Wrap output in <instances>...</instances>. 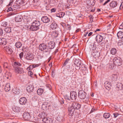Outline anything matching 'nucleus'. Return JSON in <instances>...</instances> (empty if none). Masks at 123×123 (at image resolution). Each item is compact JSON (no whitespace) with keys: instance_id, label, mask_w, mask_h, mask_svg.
Returning a JSON list of instances; mask_svg holds the SVG:
<instances>
[{"instance_id":"obj_11","label":"nucleus","mask_w":123,"mask_h":123,"mask_svg":"<svg viewBox=\"0 0 123 123\" xmlns=\"http://www.w3.org/2000/svg\"><path fill=\"white\" fill-rule=\"evenodd\" d=\"M70 98L73 100L76 99L77 97V94L75 91H71L70 93Z\"/></svg>"},{"instance_id":"obj_28","label":"nucleus","mask_w":123,"mask_h":123,"mask_svg":"<svg viewBox=\"0 0 123 123\" xmlns=\"http://www.w3.org/2000/svg\"><path fill=\"white\" fill-rule=\"evenodd\" d=\"M117 87L119 90H123V85L120 83H118L117 84Z\"/></svg>"},{"instance_id":"obj_22","label":"nucleus","mask_w":123,"mask_h":123,"mask_svg":"<svg viewBox=\"0 0 123 123\" xmlns=\"http://www.w3.org/2000/svg\"><path fill=\"white\" fill-rule=\"evenodd\" d=\"M100 52L99 51L95 50L93 52V56L95 58H98L100 56Z\"/></svg>"},{"instance_id":"obj_63","label":"nucleus","mask_w":123,"mask_h":123,"mask_svg":"<svg viewBox=\"0 0 123 123\" xmlns=\"http://www.w3.org/2000/svg\"><path fill=\"white\" fill-rule=\"evenodd\" d=\"M110 0H107V1H106L104 3L103 5H106L107 3L109 2Z\"/></svg>"},{"instance_id":"obj_59","label":"nucleus","mask_w":123,"mask_h":123,"mask_svg":"<svg viewBox=\"0 0 123 123\" xmlns=\"http://www.w3.org/2000/svg\"><path fill=\"white\" fill-rule=\"evenodd\" d=\"M3 34V30L1 29H0V36L2 35Z\"/></svg>"},{"instance_id":"obj_50","label":"nucleus","mask_w":123,"mask_h":123,"mask_svg":"<svg viewBox=\"0 0 123 123\" xmlns=\"http://www.w3.org/2000/svg\"><path fill=\"white\" fill-rule=\"evenodd\" d=\"M33 68L32 65H30L29 67H28L27 69V70H31Z\"/></svg>"},{"instance_id":"obj_58","label":"nucleus","mask_w":123,"mask_h":123,"mask_svg":"<svg viewBox=\"0 0 123 123\" xmlns=\"http://www.w3.org/2000/svg\"><path fill=\"white\" fill-rule=\"evenodd\" d=\"M119 29H123V22L119 26Z\"/></svg>"},{"instance_id":"obj_26","label":"nucleus","mask_w":123,"mask_h":123,"mask_svg":"<svg viewBox=\"0 0 123 123\" xmlns=\"http://www.w3.org/2000/svg\"><path fill=\"white\" fill-rule=\"evenodd\" d=\"M110 5V6L114 8L116 6H118L119 5L118 4L117 2L113 1L111 2Z\"/></svg>"},{"instance_id":"obj_37","label":"nucleus","mask_w":123,"mask_h":123,"mask_svg":"<svg viewBox=\"0 0 123 123\" xmlns=\"http://www.w3.org/2000/svg\"><path fill=\"white\" fill-rule=\"evenodd\" d=\"M64 15L65 13L64 12H61L57 14L56 16L60 18H62Z\"/></svg>"},{"instance_id":"obj_46","label":"nucleus","mask_w":123,"mask_h":123,"mask_svg":"<svg viewBox=\"0 0 123 123\" xmlns=\"http://www.w3.org/2000/svg\"><path fill=\"white\" fill-rule=\"evenodd\" d=\"M113 114L114 115V118H116L118 116L120 115V114L117 112L114 113Z\"/></svg>"},{"instance_id":"obj_2","label":"nucleus","mask_w":123,"mask_h":123,"mask_svg":"<svg viewBox=\"0 0 123 123\" xmlns=\"http://www.w3.org/2000/svg\"><path fill=\"white\" fill-rule=\"evenodd\" d=\"M40 25V22L39 21L35 20L32 23L30 29L31 31H36L39 29Z\"/></svg>"},{"instance_id":"obj_31","label":"nucleus","mask_w":123,"mask_h":123,"mask_svg":"<svg viewBox=\"0 0 123 123\" xmlns=\"http://www.w3.org/2000/svg\"><path fill=\"white\" fill-rule=\"evenodd\" d=\"M22 17L20 15L17 16L15 18V20L17 22H20L22 20Z\"/></svg>"},{"instance_id":"obj_47","label":"nucleus","mask_w":123,"mask_h":123,"mask_svg":"<svg viewBox=\"0 0 123 123\" xmlns=\"http://www.w3.org/2000/svg\"><path fill=\"white\" fill-rule=\"evenodd\" d=\"M95 0H91L90 2V5L93 6L95 3Z\"/></svg>"},{"instance_id":"obj_45","label":"nucleus","mask_w":123,"mask_h":123,"mask_svg":"<svg viewBox=\"0 0 123 123\" xmlns=\"http://www.w3.org/2000/svg\"><path fill=\"white\" fill-rule=\"evenodd\" d=\"M7 24V22H4L2 23L1 25L2 26L5 27V28L7 27L6 26Z\"/></svg>"},{"instance_id":"obj_9","label":"nucleus","mask_w":123,"mask_h":123,"mask_svg":"<svg viewBox=\"0 0 123 123\" xmlns=\"http://www.w3.org/2000/svg\"><path fill=\"white\" fill-rule=\"evenodd\" d=\"M3 49L8 54H11L12 51L11 47L9 46H5Z\"/></svg>"},{"instance_id":"obj_44","label":"nucleus","mask_w":123,"mask_h":123,"mask_svg":"<svg viewBox=\"0 0 123 123\" xmlns=\"http://www.w3.org/2000/svg\"><path fill=\"white\" fill-rule=\"evenodd\" d=\"M107 66H108L109 68L111 69H113L114 67V64H108Z\"/></svg>"},{"instance_id":"obj_56","label":"nucleus","mask_w":123,"mask_h":123,"mask_svg":"<svg viewBox=\"0 0 123 123\" xmlns=\"http://www.w3.org/2000/svg\"><path fill=\"white\" fill-rule=\"evenodd\" d=\"M56 9L55 8H52L51 10V12H55L56 11Z\"/></svg>"},{"instance_id":"obj_29","label":"nucleus","mask_w":123,"mask_h":123,"mask_svg":"<svg viewBox=\"0 0 123 123\" xmlns=\"http://www.w3.org/2000/svg\"><path fill=\"white\" fill-rule=\"evenodd\" d=\"M25 58L27 60H31L33 58V56L32 54L29 53L27 54Z\"/></svg>"},{"instance_id":"obj_64","label":"nucleus","mask_w":123,"mask_h":123,"mask_svg":"<svg viewBox=\"0 0 123 123\" xmlns=\"http://www.w3.org/2000/svg\"><path fill=\"white\" fill-rule=\"evenodd\" d=\"M93 32H90L88 34V37L90 36L92 34Z\"/></svg>"},{"instance_id":"obj_16","label":"nucleus","mask_w":123,"mask_h":123,"mask_svg":"<svg viewBox=\"0 0 123 123\" xmlns=\"http://www.w3.org/2000/svg\"><path fill=\"white\" fill-rule=\"evenodd\" d=\"M47 116V114L45 112H41L39 113V117L42 119V121H43V119L46 117Z\"/></svg>"},{"instance_id":"obj_42","label":"nucleus","mask_w":123,"mask_h":123,"mask_svg":"<svg viewBox=\"0 0 123 123\" xmlns=\"http://www.w3.org/2000/svg\"><path fill=\"white\" fill-rule=\"evenodd\" d=\"M25 21H26V22L27 23H29L31 22L32 21V20L31 18H30L28 17H26L25 18Z\"/></svg>"},{"instance_id":"obj_1","label":"nucleus","mask_w":123,"mask_h":123,"mask_svg":"<svg viewBox=\"0 0 123 123\" xmlns=\"http://www.w3.org/2000/svg\"><path fill=\"white\" fill-rule=\"evenodd\" d=\"M13 0H11L9 4L7 6L8 9L7 10V12L10 11L20 10L21 7L20 5L18 4L16 2L12 4Z\"/></svg>"},{"instance_id":"obj_55","label":"nucleus","mask_w":123,"mask_h":123,"mask_svg":"<svg viewBox=\"0 0 123 123\" xmlns=\"http://www.w3.org/2000/svg\"><path fill=\"white\" fill-rule=\"evenodd\" d=\"M93 47L92 48V49L93 50H94L96 48V44H95L94 42L93 44Z\"/></svg>"},{"instance_id":"obj_27","label":"nucleus","mask_w":123,"mask_h":123,"mask_svg":"<svg viewBox=\"0 0 123 123\" xmlns=\"http://www.w3.org/2000/svg\"><path fill=\"white\" fill-rule=\"evenodd\" d=\"M50 28L53 30L55 29L57 27V25L56 23L54 21L52 22L50 26Z\"/></svg>"},{"instance_id":"obj_33","label":"nucleus","mask_w":123,"mask_h":123,"mask_svg":"<svg viewBox=\"0 0 123 123\" xmlns=\"http://www.w3.org/2000/svg\"><path fill=\"white\" fill-rule=\"evenodd\" d=\"M11 76V74L9 72H7L5 74V77L7 79H10Z\"/></svg>"},{"instance_id":"obj_49","label":"nucleus","mask_w":123,"mask_h":123,"mask_svg":"<svg viewBox=\"0 0 123 123\" xmlns=\"http://www.w3.org/2000/svg\"><path fill=\"white\" fill-rule=\"evenodd\" d=\"M3 67L4 68H8V64L6 62H4L3 64Z\"/></svg>"},{"instance_id":"obj_40","label":"nucleus","mask_w":123,"mask_h":123,"mask_svg":"<svg viewBox=\"0 0 123 123\" xmlns=\"http://www.w3.org/2000/svg\"><path fill=\"white\" fill-rule=\"evenodd\" d=\"M15 2L20 6V5L23 4L24 2L23 0H17Z\"/></svg>"},{"instance_id":"obj_7","label":"nucleus","mask_w":123,"mask_h":123,"mask_svg":"<svg viewBox=\"0 0 123 123\" xmlns=\"http://www.w3.org/2000/svg\"><path fill=\"white\" fill-rule=\"evenodd\" d=\"M23 117L25 120L28 121L30 120L31 116L29 113L25 112L23 114Z\"/></svg>"},{"instance_id":"obj_17","label":"nucleus","mask_w":123,"mask_h":123,"mask_svg":"<svg viewBox=\"0 0 123 123\" xmlns=\"http://www.w3.org/2000/svg\"><path fill=\"white\" fill-rule=\"evenodd\" d=\"M33 86L31 85H29L27 86L26 88L27 91L28 92H31L33 91Z\"/></svg>"},{"instance_id":"obj_6","label":"nucleus","mask_w":123,"mask_h":123,"mask_svg":"<svg viewBox=\"0 0 123 123\" xmlns=\"http://www.w3.org/2000/svg\"><path fill=\"white\" fill-rule=\"evenodd\" d=\"M55 1L54 0H45L44 2L45 3V5L46 7H49V6H52V4L54 3Z\"/></svg>"},{"instance_id":"obj_36","label":"nucleus","mask_w":123,"mask_h":123,"mask_svg":"<svg viewBox=\"0 0 123 123\" xmlns=\"http://www.w3.org/2000/svg\"><path fill=\"white\" fill-rule=\"evenodd\" d=\"M43 90L41 88L38 89L37 91V93L38 95H42L43 92Z\"/></svg>"},{"instance_id":"obj_62","label":"nucleus","mask_w":123,"mask_h":123,"mask_svg":"<svg viewBox=\"0 0 123 123\" xmlns=\"http://www.w3.org/2000/svg\"><path fill=\"white\" fill-rule=\"evenodd\" d=\"M68 61H69L68 59H67L66 60L65 62L64 63L63 65H66V64L68 63Z\"/></svg>"},{"instance_id":"obj_32","label":"nucleus","mask_w":123,"mask_h":123,"mask_svg":"<svg viewBox=\"0 0 123 123\" xmlns=\"http://www.w3.org/2000/svg\"><path fill=\"white\" fill-rule=\"evenodd\" d=\"M117 36L118 37L120 38H123V32L121 31H119L117 34Z\"/></svg>"},{"instance_id":"obj_5","label":"nucleus","mask_w":123,"mask_h":123,"mask_svg":"<svg viewBox=\"0 0 123 123\" xmlns=\"http://www.w3.org/2000/svg\"><path fill=\"white\" fill-rule=\"evenodd\" d=\"M78 97L82 99H84L86 96V94L84 91L80 90L78 93Z\"/></svg>"},{"instance_id":"obj_54","label":"nucleus","mask_w":123,"mask_h":123,"mask_svg":"<svg viewBox=\"0 0 123 123\" xmlns=\"http://www.w3.org/2000/svg\"><path fill=\"white\" fill-rule=\"evenodd\" d=\"M23 53L22 52H21L20 54L19 55V56L20 59H21L23 58Z\"/></svg>"},{"instance_id":"obj_18","label":"nucleus","mask_w":123,"mask_h":123,"mask_svg":"<svg viewBox=\"0 0 123 123\" xmlns=\"http://www.w3.org/2000/svg\"><path fill=\"white\" fill-rule=\"evenodd\" d=\"M15 70L16 72L18 73L21 74L23 72V69L18 67H15Z\"/></svg>"},{"instance_id":"obj_19","label":"nucleus","mask_w":123,"mask_h":123,"mask_svg":"<svg viewBox=\"0 0 123 123\" xmlns=\"http://www.w3.org/2000/svg\"><path fill=\"white\" fill-rule=\"evenodd\" d=\"M41 20L43 22L45 23H48L50 21L49 18L46 16L43 17L42 18Z\"/></svg>"},{"instance_id":"obj_60","label":"nucleus","mask_w":123,"mask_h":123,"mask_svg":"<svg viewBox=\"0 0 123 123\" xmlns=\"http://www.w3.org/2000/svg\"><path fill=\"white\" fill-rule=\"evenodd\" d=\"M39 65L37 64H34L32 65V67H33V68H35L36 67H37L39 66Z\"/></svg>"},{"instance_id":"obj_30","label":"nucleus","mask_w":123,"mask_h":123,"mask_svg":"<svg viewBox=\"0 0 123 123\" xmlns=\"http://www.w3.org/2000/svg\"><path fill=\"white\" fill-rule=\"evenodd\" d=\"M43 121L45 123H51L52 120L51 119L49 118L46 117L43 119Z\"/></svg>"},{"instance_id":"obj_14","label":"nucleus","mask_w":123,"mask_h":123,"mask_svg":"<svg viewBox=\"0 0 123 123\" xmlns=\"http://www.w3.org/2000/svg\"><path fill=\"white\" fill-rule=\"evenodd\" d=\"M47 45L49 48L52 49L55 47V44L53 42L50 41L47 43Z\"/></svg>"},{"instance_id":"obj_41","label":"nucleus","mask_w":123,"mask_h":123,"mask_svg":"<svg viewBox=\"0 0 123 123\" xmlns=\"http://www.w3.org/2000/svg\"><path fill=\"white\" fill-rule=\"evenodd\" d=\"M15 45L17 48H19L21 47L22 44L21 43L18 42L16 43Z\"/></svg>"},{"instance_id":"obj_51","label":"nucleus","mask_w":123,"mask_h":123,"mask_svg":"<svg viewBox=\"0 0 123 123\" xmlns=\"http://www.w3.org/2000/svg\"><path fill=\"white\" fill-rule=\"evenodd\" d=\"M81 67H82L81 70L83 71H85L86 69V68L85 66L83 65H81Z\"/></svg>"},{"instance_id":"obj_3","label":"nucleus","mask_w":123,"mask_h":123,"mask_svg":"<svg viewBox=\"0 0 123 123\" xmlns=\"http://www.w3.org/2000/svg\"><path fill=\"white\" fill-rule=\"evenodd\" d=\"M122 61L121 59L118 57H115L113 60L114 64L117 66H120L122 64Z\"/></svg>"},{"instance_id":"obj_34","label":"nucleus","mask_w":123,"mask_h":123,"mask_svg":"<svg viewBox=\"0 0 123 123\" xmlns=\"http://www.w3.org/2000/svg\"><path fill=\"white\" fill-rule=\"evenodd\" d=\"M117 50L115 49L112 48L111 50V53L113 55L116 54L117 53Z\"/></svg>"},{"instance_id":"obj_61","label":"nucleus","mask_w":123,"mask_h":123,"mask_svg":"<svg viewBox=\"0 0 123 123\" xmlns=\"http://www.w3.org/2000/svg\"><path fill=\"white\" fill-rule=\"evenodd\" d=\"M96 110V109L95 108H92V109L90 112L91 113H92L93 112L95 111Z\"/></svg>"},{"instance_id":"obj_20","label":"nucleus","mask_w":123,"mask_h":123,"mask_svg":"<svg viewBox=\"0 0 123 123\" xmlns=\"http://www.w3.org/2000/svg\"><path fill=\"white\" fill-rule=\"evenodd\" d=\"M96 39L98 43H100L103 40V38L102 36L99 35H98L96 37Z\"/></svg>"},{"instance_id":"obj_43","label":"nucleus","mask_w":123,"mask_h":123,"mask_svg":"<svg viewBox=\"0 0 123 123\" xmlns=\"http://www.w3.org/2000/svg\"><path fill=\"white\" fill-rule=\"evenodd\" d=\"M14 64L15 66V68L16 67H17L18 66H21V64L18 62H14Z\"/></svg>"},{"instance_id":"obj_53","label":"nucleus","mask_w":123,"mask_h":123,"mask_svg":"<svg viewBox=\"0 0 123 123\" xmlns=\"http://www.w3.org/2000/svg\"><path fill=\"white\" fill-rule=\"evenodd\" d=\"M118 6H120V9L121 10L123 8V2L121 3L120 5H119Z\"/></svg>"},{"instance_id":"obj_48","label":"nucleus","mask_w":123,"mask_h":123,"mask_svg":"<svg viewBox=\"0 0 123 123\" xmlns=\"http://www.w3.org/2000/svg\"><path fill=\"white\" fill-rule=\"evenodd\" d=\"M28 74L31 77H33V73L31 71H29L28 72Z\"/></svg>"},{"instance_id":"obj_12","label":"nucleus","mask_w":123,"mask_h":123,"mask_svg":"<svg viewBox=\"0 0 123 123\" xmlns=\"http://www.w3.org/2000/svg\"><path fill=\"white\" fill-rule=\"evenodd\" d=\"M12 109L13 111L14 112L18 113L20 111L21 108L18 106H14L12 107Z\"/></svg>"},{"instance_id":"obj_23","label":"nucleus","mask_w":123,"mask_h":123,"mask_svg":"<svg viewBox=\"0 0 123 123\" xmlns=\"http://www.w3.org/2000/svg\"><path fill=\"white\" fill-rule=\"evenodd\" d=\"M4 89L6 92H8L10 90V85L9 83H6L4 87Z\"/></svg>"},{"instance_id":"obj_10","label":"nucleus","mask_w":123,"mask_h":123,"mask_svg":"<svg viewBox=\"0 0 123 123\" xmlns=\"http://www.w3.org/2000/svg\"><path fill=\"white\" fill-rule=\"evenodd\" d=\"M27 100L25 97L21 98L19 101V103L22 105H25L27 103Z\"/></svg>"},{"instance_id":"obj_4","label":"nucleus","mask_w":123,"mask_h":123,"mask_svg":"<svg viewBox=\"0 0 123 123\" xmlns=\"http://www.w3.org/2000/svg\"><path fill=\"white\" fill-rule=\"evenodd\" d=\"M39 48L40 50L45 52H47L49 51L47 47V45L44 43L40 44L39 46Z\"/></svg>"},{"instance_id":"obj_39","label":"nucleus","mask_w":123,"mask_h":123,"mask_svg":"<svg viewBox=\"0 0 123 123\" xmlns=\"http://www.w3.org/2000/svg\"><path fill=\"white\" fill-rule=\"evenodd\" d=\"M20 90L18 88H16L14 89L13 92L16 95L20 93Z\"/></svg>"},{"instance_id":"obj_8","label":"nucleus","mask_w":123,"mask_h":123,"mask_svg":"<svg viewBox=\"0 0 123 123\" xmlns=\"http://www.w3.org/2000/svg\"><path fill=\"white\" fill-rule=\"evenodd\" d=\"M75 109L71 105L68 107L69 115L71 117L74 115Z\"/></svg>"},{"instance_id":"obj_25","label":"nucleus","mask_w":123,"mask_h":123,"mask_svg":"<svg viewBox=\"0 0 123 123\" xmlns=\"http://www.w3.org/2000/svg\"><path fill=\"white\" fill-rule=\"evenodd\" d=\"M6 40L4 38H0V45H4L6 43Z\"/></svg>"},{"instance_id":"obj_21","label":"nucleus","mask_w":123,"mask_h":123,"mask_svg":"<svg viewBox=\"0 0 123 123\" xmlns=\"http://www.w3.org/2000/svg\"><path fill=\"white\" fill-rule=\"evenodd\" d=\"M118 76L119 74L118 73H115L111 76L112 79L113 80H116L117 79Z\"/></svg>"},{"instance_id":"obj_52","label":"nucleus","mask_w":123,"mask_h":123,"mask_svg":"<svg viewBox=\"0 0 123 123\" xmlns=\"http://www.w3.org/2000/svg\"><path fill=\"white\" fill-rule=\"evenodd\" d=\"M66 29L67 30H70L71 29V26L69 25H67L66 26Z\"/></svg>"},{"instance_id":"obj_35","label":"nucleus","mask_w":123,"mask_h":123,"mask_svg":"<svg viewBox=\"0 0 123 123\" xmlns=\"http://www.w3.org/2000/svg\"><path fill=\"white\" fill-rule=\"evenodd\" d=\"M4 30L5 32L7 33H9L11 31V28L7 27L5 28Z\"/></svg>"},{"instance_id":"obj_15","label":"nucleus","mask_w":123,"mask_h":123,"mask_svg":"<svg viewBox=\"0 0 123 123\" xmlns=\"http://www.w3.org/2000/svg\"><path fill=\"white\" fill-rule=\"evenodd\" d=\"M71 105L74 109H78L80 107V105L76 102L73 103Z\"/></svg>"},{"instance_id":"obj_24","label":"nucleus","mask_w":123,"mask_h":123,"mask_svg":"<svg viewBox=\"0 0 123 123\" xmlns=\"http://www.w3.org/2000/svg\"><path fill=\"white\" fill-rule=\"evenodd\" d=\"M105 86L106 89L108 90L111 88V83L108 81H106L105 83Z\"/></svg>"},{"instance_id":"obj_57","label":"nucleus","mask_w":123,"mask_h":123,"mask_svg":"<svg viewBox=\"0 0 123 123\" xmlns=\"http://www.w3.org/2000/svg\"><path fill=\"white\" fill-rule=\"evenodd\" d=\"M62 117H60L59 116H58V117H57V120L60 121H61V120H62Z\"/></svg>"},{"instance_id":"obj_13","label":"nucleus","mask_w":123,"mask_h":123,"mask_svg":"<svg viewBox=\"0 0 123 123\" xmlns=\"http://www.w3.org/2000/svg\"><path fill=\"white\" fill-rule=\"evenodd\" d=\"M74 63L75 65H76L77 67H79V68H81L80 66L81 64V62L80 60L76 59L74 61Z\"/></svg>"},{"instance_id":"obj_38","label":"nucleus","mask_w":123,"mask_h":123,"mask_svg":"<svg viewBox=\"0 0 123 123\" xmlns=\"http://www.w3.org/2000/svg\"><path fill=\"white\" fill-rule=\"evenodd\" d=\"M110 116V114L109 113H105L103 115V117L105 118H108Z\"/></svg>"}]
</instances>
